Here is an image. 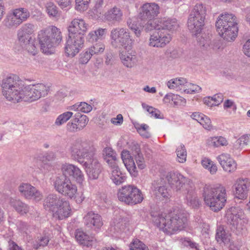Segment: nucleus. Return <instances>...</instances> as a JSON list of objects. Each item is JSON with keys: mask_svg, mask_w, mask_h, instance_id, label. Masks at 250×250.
<instances>
[{"mask_svg": "<svg viewBox=\"0 0 250 250\" xmlns=\"http://www.w3.org/2000/svg\"><path fill=\"white\" fill-rule=\"evenodd\" d=\"M72 159L77 161L85 169L89 178L97 179L101 172V166L95 156L96 148L87 140H76L69 148Z\"/></svg>", "mask_w": 250, "mask_h": 250, "instance_id": "1", "label": "nucleus"}, {"mask_svg": "<svg viewBox=\"0 0 250 250\" xmlns=\"http://www.w3.org/2000/svg\"><path fill=\"white\" fill-rule=\"evenodd\" d=\"M88 25L82 19H73L68 27V37L65 47L68 57H73L83 47V35L88 29Z\"/></svg>", "mask_w": 250, "mask_h": 250, "instance_id": "2", "label": "nucleus"}, {"mask_svg": "<svg viewBox=\"0 0 250 250\" xmlns=\"http://www.w3.org/2000/svg\"><path fill=\"white\" fill-rule=\"evenodd\" d=\"M188 217V214L186 211L177 210L168 214H159L153 221L158 227L170 234H172L186 227Z\"/></svg>", "mask_w": 250, "mask_h": 250, "instance_id": "3", "label": "nucleus"}, {"mask_svg": "<svg viewBox=\"0 0 250 250\" xmlns=\"http://www.w3.org/2000/svg\"><path fill=\"white\" fill-rule=\"evenodd\" d=\"M1 87L3 96L14 103L22 101L25 85L17 75L10 74L1 81Z\"/></svg>", "mask_w": 250, "mask_h": 250, "instance_id": "4", "label": "nucleus"}, {"mask_svg": "<svg viewBox=\"0 0 250 250\" xmlns=\"http://www.w3.org/2000/svg\"><path fill=\"white\" fill-rule=\"evenodd\" d=\"M202 197L205 204L212 210L217 212L225 206L226 203V189L225 187L220 185H206L202 190Z\"/></svg>", "mask_w": 250, "mask_h": 250, "instance_id": "5", "label": "nucleus"}, {"mask_svg": "<svg viewBox=\"0 0 250 250\" xmlns=\"http://www.w3.org/2000/svg\"><path fill=\"white\" fill-rule=\"evenodd\" d=\"M238 23V20L234 15L225 13L218 17L215 26L219 35L225 40L231 42L237 36Z\"/></svg>", "mask_w": 250, "mask_h": 250, "instance_id": "6", "label": "nucleus"}, {"mask_svg": "<svg viewBox=\"0 0 250 250\" xmlns=\"http://www.w3.org/2000/svg\"><path fill=\"white\" fill-rule=\"evenodd\" d=\"M111 44L114 48L124 47L125 50L131 49L134 40L126 28L116 27L110 32Z\"/></svg>", "mask_w": 250, "mask_h": 250, "instance_id": "7", "label": "nucleus"}, {"mask_svg": "<svg viewBox=\"0 0 250 250\" xmlns=\"http://www.w3.org/2000/svg\"><path fill=\"white\" fill-rule=\"evenodd\" d=\"M117 197L119 201L128 205L139 204L144 199L141 191L133 185L122 187L118 191Z\"/></svg>", "mask_w": 250, "mask_h": 250, "instance_id": "8", "label": "nucleus"}, {"mask_svg": "<svg viewBox=\"0 0 250 250\" xmlns=\"http://www.w3.org/2000/svg\"><path fill=\"white\" fill-rule=\"evenodd\" d=\"M49 87L43 83L25 85L22 101L33 102L47 96Z\"/></svg>", "mask_w": 250, "mask_h": 250, "instance_id": "9", "label": "nucleus"}, {"mask_svg": "<svg viewBox=\"0 0 250 250\" xmlns=\"http://www.w3.org/2000/svg\"><path fill=\"white\" fill-rule=\"evenodd\" d=\"M164 177L170 187L176 191L183 192L186 189L187 185H191L193 183L189 179L178 172L170 171L166 175L162 176Z\"/></svg>", "mask_w": 250, "mask_h": 250, "instance_id": "10", "label": "nucleus"}, {"mask_svg": "<svg viewBox=\"0 0 250 250\" xmlns=\"http://www.w3.org/2000/svg\"><path fill=\"white\" fill-rule=\"evenodd\" d=\"M166 184V181L162 176L152 183L151 190L152 196L156 202L166 201L170 198V194Z\"/></svg>", "mask_w": 250, "mask_h": 250, "instance_id": "11", "label": "nucleus"}, {"mask_svg": "<svg viewBox=\"0 0 250 250\" xmlns=\"http://www.w3.org/2000/svg\"><path fill=\"white\" fill-rule=\"evenodd\" d=\"M54 186L56 190L59 193L70 199L74 197L77 194L76 186L73 184L68 178L57 177L54 183Z\"/></svg>", "mask_w": 250, "mask_h": 250, "instance_id": "12", "label": "nucleus"}, {"mask_svg": "<svg viewBox=\"0 0 250 250\" xmlns=\"http://www.w3.org/2000/svg\"><path fill=\"white\" fill-rule=\"evenodd\" d=\"M157 29L150 34L149 45L152 47H164L171 41V35L164 29L157 28Z\"/></svg>", "mask_w": 250, "mask_h": 250, "instance_id": "13", "label": "nucleus"}, {"mask_svg": "<svg viewBox=\"0 0 250 250\" xmlns=\"http://www.w3.org/2000/svg\"><path fill=\"white\" fill-rule=\"evenodd\" d=\"M88 117L80 112L75 114L73 118L66 125V129L71 132H76L82 130L88 122Z\"/></svg>", "mask_w": 250, "mask_h": 250, "instance_id": "14", "label": "nucleus"}, {"mask_svg": "<svg viewBox=\"0 0 250 250\" xmlns=\"http://www.w3.org/2000/svg\"><path fill=\"white\" fill-rule=\"evenodd\" d=\"M21 195L27 199H33L36 201L41 200L42 195L35 187L28 183H21L18 187Z\"/></svg>", "mask_w": 250, "mask_h": 250, "instance_id": "15", "label": "nucleus"}, {"mask_svg": "<svg viewBox=\"0 0 250 250\" xmlns=\"http://www.w3.org/2000/svg\"><path fill=\"white\" fill-rule=\"evenodd\" d=\"M184 196V199L187 205L193 208H197L201 205L194 184L187 185L186 189L182 192Z\"/></svg>", "mask_w": 250, "mask_h": 250, "instance_id": "16", "label": "nucleus"}, {"mask_svg": "<svg viewBox=\"0 0 250 250\" xmlns=\"http://www.w3.org/2000/svg\"><path fill=\"white\" fill-rule=\"evenodd\" d=\"M233 188L235 189V197L239 199L244 200L247 198L250 188V182L248 179H238Z\"/></svg>", "mask_w": 250, "mask_h": 250, "instance_id": "17", "label": "nucleus"}, {"mask_svg": "<svg viewBox=\"0 0 250 250\" xmlns=\"http://www.w3.org/2000/svg\"><path fill=\"white\" fill-rule=\"evenodd\" d=\"M62 171L63 175L67 177H72L77 183H82L84 180V175L80 169L77 166L72 165L66 164L63 165L62 167Z\"/></svg>", "mask_w": 250, "mask_h": 250, "instance_id": "18", "label": "nucleus"}, {"mask_svg": "<svg viewBox=\"0 0 250 250\" xmlns=\"http://www.w3.org/2000/svg\"><path fill=\"white\" fill-rule=\"evenodd\" d=\"M139 14V18L142 21L152 20L159 13V7L155 3H146L144 4Z\"/></svg>", "mask_w": 250, "mask_h": 250, "instance_id": "19", "label": "nucleus"}, {"mask_svg": "<svg viewBox=\"0 0 250 250\" xmlns=\"http://www.w3.org/2000/svg\"><path fill=\"white\" fill-rule=\"evenodd\" d=\"M35 26L31 23H26L21 26L18 31V38L20 42L26 43L32 42L31 35L34 33Z\"/></svg>", "mask_w": 250, "mask_h": 250, "instance_id": "20", "label": "nucleus"}, {"mask_svg": "<svg viewBox=\"0 0 250 250\" xmlns=\"http://www.w3.org/2000/svg\"><path fill=\"white\" fill-rule=\"evenodd\" d=\"M196 37L198 44L202 48L205 49H208L209 48L213 50L219 49V47L218 45H215L216 43L211 44V34L209 33H202L197 34V35H193Z\"/></svg>", "mask_w": 250, "mask_h": 250, "instance_id": "21", "label": "nucleus"}, {"mask_svg": "<svg viewBox=\"0 0 250 250\" xmlns=\"http://www.w3.org/2000/svg\"><path fill=\"white\" fill-rule=\"evenodd\" d=\"M217 160L224 170L232 172L237 168L236 162L228 154L223 153L217 157Z\"/></svg>", "mask_w": 250, "mask_h": 250, "instance_id": "22", "label": "nucleus"}, {"mask_svg": "<svg viewBox=\"0 0 250 250\" xmlns=\"http://www.w3.org/2000/svg\"><path fill=\"white\" fill-rule=\"evenodd\" d=\"M65 200L56 194H51L44 199L43 206L45 209L53 212Z\"/></svg>", "mask_w": 250, "mask_h": 250, "instance_id": "23", "label": "nucleus"}, {"mask_svg": "<svg viewBox=\"0 0 250 250\" xmlns=\"http://www.w3.org/2000/svg\"><path fill=\"white\" fill-rule=\"evenodd\" d=\"M205 25V20L189 16L188 27L192 35H197L202 31Z\"/></svg>", "mask_w": 250, "mask_h": 250, "instance_id": "24", "label": "nucleus"}, {"mask_svg": "<svg viewBox=\"0 0 250 250\" xmlns=\"http://www.w3.org/2000/svg\"><path fill=\"white\" fill-rule=\"evenodd\" d=\"M84 223L88 228H100L103 225L101 216L92 212H88L83 218Z\"/></svg>", "mask_w": 250, "mask_h": 250, "instance_id": "25", "label": "nucleus"}, {"mask_svg": "<svg viewBox=\"0 0 250 250\" xmlns=\"http://www.w3.org/2000/svg\"><path fill=\"white\" fill-rule=\"evenodd\" d=\"M122 160L128 172L133 177L138 175V171L133 157L128 151H123L122 153Z\"/></svg>", "mask_w": 250, "mask_h": 250, "instance_id": "26", "label": "nucleus"}, {"mask_svg": "<svg viewBox=\"0 0 250 250\" xmlns=\"http://www.w3.org/2000/svg\"><path fill=\"white\" fill-rule=\"evenodd\" d=\"M123 16V12L120 8L115 6L105 13L104 19L108 22L115 24L122 21Z\"/></svg>", "mask_w": 250, "mask_h": 250, "instance_id": "27", "label": "nucleus"}, {"mask_svg": "<svg viewBox=\"0 0 250 250\" xmlns=\"http://www.w3.org/2000/svg\"><path fill=\"white\" fill-rule=\"evenodd\" d=\"M44 31L46 33L44 39L49 38L52 40L50 45L51 46V43L54 44L55 46L58 45L62 41V32L57 27L51 26Z\"/></svg>", "mask_w": 250, "mask_h": 250, "instance_id": "28", "label": "nucleus"}, {"mask_svg": "<svg viewBox=\"0 0 250 250\" xmlns=\"http://www.w3.org/2000/svg\"><path fill=\"white\" fill-rule=\"evenodd\" d=\"M56 209L52 212L53 216L56 219L62 220L68 217L70 214L71 208L69 203L66 200Z\"/></svg>", "mask_w": 250, "mask_h": 250, "instance_id": "29", "label": "nucleus"}, {"mask_svg": "<svg viewBox=\"0 0 250 250\" xmlns=\"http://www.w3.org/2000/svg\"><path fill=\"white\" fill-rule=\"evenodd\" d=\"M120 58L123 64L129 68L134 66L137 62L135 52L131 49H127L121 52Z\"/></svg>", "mask_w": 250, "mask_h": 250, "instance_id": "30", "label": "nucleus"}, {"mask_svg": "<svg viewBox=\"0 0 250 250\" xmlns=\"http://www.w3.org/2000/svg\"><path fill=\"white\" fill-rule=\"evenodd\" d=\"M46 35V33L45 31H42L41 33L38 35V38L39 40V42L41 46V49L42 52L45 54H51L53 51V48L56 46L54 44L51 43V46L50 45V42L52 40L49 38H46L44 39V37Z\"/></svg>", "mask_w": 250, "mask_h": 250, "instance_id": "31", "label": "nucleus"}, {"mask_svg": "<svg viewBox=\"0 0 250 250\" xmlns=\"http://www.w3.org/2000/svg\"><path fill=\"white\" fill-rule=\"evenodd\" d=\"M103 157L104 160L108 163L111 168H116L117 165V154L116 152L111 147H106L103 150Z\"/></svg>", "mask_w": 250, "mask_h": 250, "instance_id": "32", "label": "nucleus"}, {"mask_svg": "<svg viewBox=\"0 0 250 250\" xmlns=\"http://www.w3.org/2000/svg\"><path fill=\"white\" fill-rule=\"evenodd\" d=\"M9 204L18 213L21 215L26 214L29 211L30 207L20 199L10 198L9 199Z\"/></svg>", "mask_w": 250, "mask_h": 250, "instance_id": "33", "label": "nucleus"}, {"mask_svg": "<svg viewBox=\"0 0 250 250\" xmlns=\"http://www.w3.org/2000/svg\"><path fill=\"white\" fill-rule=\"evenodd\" d=\"M75 238L81 245L86 246L87 247L92 246V243L95 240L93 236H89L85 232L79 230L76 232Z\"/></svg>", "mask_w": 250, "mask_h": 250, "instance_id": "34", "label": "nucleus"}, {"mask_svg": "<svg viewBox=\"0 0 250 250\" xmlns=\"http://www.w3.org/2000/svg\"><path fill=\"white\" fill-rule=\"evenodd\" d=\"M226 217L227 224L231 226L230 229L232 230L236 229L238 224L239 215L237 214L234 208H231L229 210L227 211Z\"/></svg>", "mask_w": 250, "mask_h": 250, "instance_id": "35", "label": "nucleus"}, {"mask_svg": "<svg viewBox=\"0 0 250 250\" xmlns=\"http://www.w3.org/2000/svg\"><path fill=\"white\" fill-rule=\"evenodd\" d=\"M178 27L177 20L175 19H164L159 21L157 28L164 29L165 30H176Z\"/></svg>", "mask_w": 250, "mask_h": 250, "instance_id": "36", "label": "nucleus"}, {"mask_svg": "<svg viewBox=\"0 0 250 250\" xmlns=\"http://www.w3.org/2000/svg\"><path fill=\"white\" fill-rule=\"evenodd\" d=\"M115 167L116 168H111L112 169L111 179L115 184L119 185L125 181L126 176L120 171L118 165Z\"/></svg>", "mask_w": 250, "mask_h": 250, "instance_id": "37", "label": "nucleus"}, {"mask_svg": "<svg viewBox=\"0 0 250 250\" xmlns=\"http://www.w3.org/2000/svg\"><path fill=\"white\" fill-rule=\"evenodd\" d=\"M207 8L205 5L202 3H197L192 10L190 16L200 18L205 20L207 15Z\"/></svg>", "mask_w": 250, "mask_h": 250, "instance_id": "38", "label": "nucleus"}, {"mask_svg": "<svg viewBox=\"0 0 250 250\" xmlns=\"http://www.w3.org/2000/svg\"><path fill=\"white\" fill-rule=\"evenodd\" d=\"M3 22L5 26L9 28L17 27L21 23L13 13L7 16Z\"/></svg>", "mask_w": 250, "mask_h": 250, "instance_id": "39", "label": "nucleus"}, {"mask_svg": "<svg viewBox=\"0 0 250 250\" xmlns=\"http://www.w3.org/2000/svg\"><path fill=\"white\" fill-rule=\"evenodd\" d=\"M137 18H133L129 19L127 21V24L128 27L132 30L135 35L139 37L141 34L142 26L137 23Z\"/></svg>", "mask_w": 250, "mask_h": 250, "instance_id": "40", "label": "nucleus"}, {"mask_svg": "<svg viewBox=\"0 0 250 250\" xmlns=\"http://www.w3.org/2000/svg\"><path fill=\"white\" fill-rule=\"evenodd\" d=\"M13 13L16 17L21 21V22L25 21L29 17L30 13L29 11L24 8H17L13 11Z\"/></svg>", "mask_w": 250, "mask_h": 250, "instance_id": "41", "label": "nucleus"}, {"mask_svg": "<svg viewBox=\"0 0 250 250\" xmlns=\"http://www.w3.org/2000/svg\"><path fill=\"white\" fill-rule=\"evenodd\" d=\"M207 143L208 146L214 147H218L225 146L227 144L226 139L223 137H214L208 140Z\"/></svg>", "mask_w": 250, "mask_h": 250, "instance_id": "42", "label": "nucleus"}, {"mask_svg": "<svg viewBox=\"0 0 250 250\" xmlns=\"http://www.w3.org/2000/svg\"><path fill=\"white\" fill-rule=\"evenodd\" d=\"M73 114V112L70 111L65 112L60 114L56 119L55 124L58 126L62 125L72 117Z\"/></svg>", "mask_w": 250, "mask_h": 250, "instance_id": "43", "label": "nucleus"}, {"mask_svg": "<svg viewBox=\"0 0 250 250\" xmlns=\"http://www.w3.org/2000/svg\"><path fill=\"white\" fill-rule=\"evenodd\" d=\"M178 161L180 163H184L186 161L187 151L184 145H181L176 150Z\"/></svg>", "mask_w": 250, "mask_h": 250, "instance_id": "44", "label": "nucleus"}, {"mask_svg": "<svg viewBox=\"0 0 250 250\" xmlns=\"http://www.w3.org/2000/svg\"><path fill=\"white\" fill-rule=\"evenodd\" d=\"M21 44L32 55L35 56L37 54L38 49L34 40H32V42H28L26 43H21Z\"/></svg>", "mask_w": 250, "mask_h": 250, "instance_id": "45", "label": "nucleus"}, {"mask_svg": "<svg viewBox=\"0 0 250 250\" xmlns=\"http://www.w3.org/2000/svg\"><path fill=\"white\" fill-rule=\"evenodd\" d=\"M148 125L146 124H142L136 127L139 134L145 138H149L151 137V133L148 131Z\"/></svg>", "mask_w": 250, "mask_h": 250, "instance_id": "46", "label": "nucleus"}, {"mask_svg": "<svg viewBox=\"0 0 250 250\" xmlns=\"http://www.w3.org/2000/svg\"><path fill=\"white\" fill-rule=\"evenodd\" d=\"M46 11L49 17H55L58 14V8L56 5L51 2L46 3Z\"/></svg>", "mask_w": 250, "mask_h": 250, "instance_id": "47", "label": "nucleus"}, {"mask_svg": "<svg viewBox=\"0 0 250 250\" xmlns=\"http://www.w3.org/2000/svg\"><path fill=\"white\" fill-rule=\"evenodd\" d=\"M90 0H75V9L79 11H84L88 7Z\"/></svg>", "mask_w": 250, "mask_h": 250, "instance_id": "48", "label": "nucleus"}, {"mask_svg": "<svg viewBox=\"0 0 250 250\" xmlns=\"http://www.w3.org/2000/svg\"><path fill=\"white\" fill-rule=\"evenodd\" d=\"M88 49L93 56L94 54L103 52L104 50V45L101 42L96 43Z\"/></svg>", "mask_w": 250, "mask_h": 250, "instance_id": "49", "label": "nucleus"}, {"mask_svg": "<svg viewBox=\"0 0 250 250\" xmlns=\"http://www.w3.org/2000/svg\"><path fill=\"white\" fill-rule=\"evenodd\" d=\"M49 241V238L47 236H43L41 237L38 241L33 244V247L35 249H38L41 247H45L47 246Z\"/></svg>", "mask_w": 250, "mask_h": 250, "instance_id": "50", "label": "nucleus"}, {"mask_svg": "<svg viewBox=\"0 0 250 250\" xmlns=\"http://www.w3.org/2000/svg\"><path fill=\"white\" fill-rule=\"evenodd\" d=\"M142 106L144 108L146 109V111L151 115L152 116H154L155 118L158 119L162 118L160 111L158 109L152 106H148L144 103L142 104Z\"/></svg>", "mask_w": 250, "mask_h": 250, "instance_id": "51", "label": "nucleus"}, {"mask_svg": "<svg viewBox=\"0 0 250 250\" xmlns=\"http://www.w3.org/2000/svg\"><path fill=\"white\" fill-rule=\"evenodd\" d=\"M92 56L90 51L87 49L85 51L83 52L80 55L79 62L81 64H86Z\"/></svg>", "mask_w": 250, "mask_h": 250, "instance_id": "52", "label": "nucleus"}, {"mask_svg": "<svg viewBox=\"0 0 250 250\" xmlns=\"http://www.w3.org/2000/svg\"><path fill=\"white\" fill-rule=\"evenodd\" d=\"M216 239L218 242L226 243L228 241L227 236L225 234V231L223 229L220 228L217 230L216 234Z\"/></svg>", "mask_w": 250, "mask_h": 250, "instance_id": "53", "label": "nucleus"}, {"mask_svg": "<svg viewBox=\"0 0 250 250\" xmlns=\"http://www.w3.org/2000/svg\"><path fill=\"white\" fill-rule=\"evenodd\" d=\"M135 157L136 163L138 167L140 169H143L146 167L145 160L142 153L133 155Z\"/></svg>", "mask_w": 250, "mask_h": 250, "instance_id": "54", "label": "nucleus"}, {"mask_svg": "<svg viewBox=\"0 0 250 250\" xmlns=\"http://www.w3.org/2000/svg\"><path fill=\"white\" fill-rule=\"evenodd\" d=\"M148 22L145 26V30L146 31H149L153 30H157L158 24H159V21H152V20H148Z\"/></svg>", "mask_w": 250, "mask_h": 250, "instance_id": "55", "label": "nucleus"}, {"mask_svg": "<svg viewBox=\"0 0 250 250\" xmlns=\"http://www.w3.org/2000/svg\"><path fill=\"white\" fill-rule=\"evenodd\" d=\"M199 123L206 129L210 130L211 128L210 119L205 115Z\"/></svg>", "mask_w": 250, "mask_h": 250, "instance_id": "56", "label": "nucleus"}, {"mask_svg": "<svg viewBox=\"0 0 250 250\" xmlns=\"http://www.w3.org/2000/svg\"><path fill=\"white\" fill-rule=\"evenodd\" d=\"M79 110L83 113H88L91 111L92 106L85 102H81L80 103Z\"/></svg>", "mask_w": 250, "mask_h": 250, "instance_id": "57", "label": "nucleus"}, {"mask_svg": "<svg viewBox=\"0 0 250 250\" xmlns=\"http://www.w3.org/2000/svg\"><path fill=\"white\" fill-rule=\"evenodd\" d=\"M249 137H250V134L244 135L241 136V137H240L236 141V143L237 145H239V146H241L242 145H247L248 143Z\"/></svg>", "mask_w": 250, "mask_h": 250, "instance_id": "58", "label": "nucleus"}, {"mask_svg": "<svg viewBox=\"0 0 250 250\" xmlns=\"http://www.w3.org/2000/svg\"><path fill=\"white\" fill-rule=\"evenodd\" d=\"M180 85L179 81L178 78L171 79L167 83V86L170 89H175Z\"/></svg>", "mask_w": 250, "mask_h": 250, "instance_id": "59", "label": "nucleus"}, {"mask_svg": "<svg viewBox=\"0 0 250 250\" xmlns=\"http://www.w3.org/2000/svg\"><path fill=\"white\" fill-rule=\"evenodd\" d=\"M211 97L212 98L214 106L218 105L223 101V95L221 93L215 94Z\"/></svg>", "mask_w": 250, "mask_h": 250, "instance_id": "60", "label": "nucleus"}, {"mask_svg": "<svg viewBox=\"0 0 250 250\" xmlns=\"http://www.w3.org/2000/svg\"><path fill=\"white\" fill-rule=\"evenodd\" d=\"M172 101L176 105H179L182 103H186L185 99L178 95H175L174 94L173 95V97L172 98Z\"/></svg>", "mask_w": 250, "mask_h": 250, "instance_id": "61", "label": "nucleus"}, {"mask_svg": "<svg viewBox=\"0 0 250 250\" xmlns=\"http://www.w3.org/2000/svg\"><path fill=\"white\" fill-rule=\"evenodd\" d=\"M87 40L88 42L91 43H93L95 42H97L99 39L98 38L96 32H95L94 31H93L89 33L87 37Z\"/></svg>", "mask_w": 250, "mask_h": 250, "instance_id": "62", "label": "nucleus"}, {"mask_svg": "<svg viewBox=\"0 0 250 250\" xmlns=\"http://www.w3.org/2000/svg\"><path fill=\"white\" fill-rule=\"evenodd\" d=\"M145 245L141 242L139 240H134L131 244L130 246V250H133V249H136L135 247L139 249L140 247H144Z\"/></svg>", "mask_w": 250, "mask_h": 250, "instance_id": "63", "label": "nucleus"}, {"mask_svg": "<svg viewBox=\"0 0 250 250\" xmlns=\"http://www.w3.org/2000/svg\"><path fill=\"white\" fill-rule=\"evenodd\" d=\"M243 49L244 54L250 57V39L246 41L243 45Z\"/></svg>", "mask_w": 250, "mask_h": 250, "instance_id": "64", "label": "nucleus"}]
</instances>
